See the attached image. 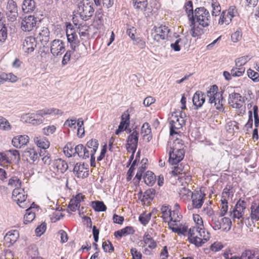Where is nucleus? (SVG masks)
<instances>
[{"label": "nucleus", "mask_w": 259, "mask_h": 259, "mask_svg": "<svg viewBox=\"0 0 259 259\" xmlns=\"http://www.w3.org/2000/svg\"><path fill=\"white\" fill-rule=\"evenodd\" d=\"M210 239V234L205 231L204 227L199 228L193 227L188 231V239L190 243L199 247Z\"/></svg>", "instance_id": "f257e3e1"}, {"label": "nucleus", "mask_w": 259, "mask_h": 259, "mask_svg": "<svg viewBox=\"0 0 259 259\" xmlns=\"http://www.w3.org/2000/svg\"><path fill=\"white\" fill-rule=\"evenodd\" d=\"M60 111L59 109H43L36 111V113L26 114L23 115L22 119L27 122L33 125H38L42 123L44 120V116L48 114H59Z\"/></svg>", "instance_id": "f03ea898"}, {"label": "nucleus", "mask_w": 259, "mask_h": 259, "mask_svg": "<svg viewBox=\"0 0 259 259\" xmlns=\"http://www.w3.org/2000/svg\"><path fill=\"white\" fill-rule=\"evenodd\" d=\"M223 91L221 92H218V87L216 84L210 87L209 90L207 91V96L209 98L208 103L210 104H214V106L216 109L219 111H223Z\"/></svg>", "instance_id": "7ed1b4c3"}, {"label": "nucleus", "mask_w": 259, "mask_h": 259, "mask_svg": "<svg viewBox=\"0 0 259 259\" xmlns=\"http://www.w3.org/2000/svg\"><path fill=\"white\" fill-rule=\"evenodd\" d=\"M94 4L89 0H82L77 5V13L83 20L89 19L93 15L95 10Z\"/></svg>", "instance_id": "20e7f679"}, {"label": "nucleus", "mask_w": 259, "mask_h": 259, "mask_svg": "<svg viewBox=\"0 0 259 259\" xmlns=\"http://www.w3.org/2000/svg\"><path fill=\"white\" fill-rule=\"evenodd\" d=\"M195 20L203 27L208 26L211 21L209 11L204 7L197 8L194 11V21Z\"/></svg>", "instance_id": "39448f33"}, {"label": "nucleus", "mask_w": 259, "mask_h": 259, "mask_svg": "<svg viewBox=\"0 0 259 259\" xmlns=\"http://www.w3.org/2000/svg\"><path fill=\"white\" fill-rule=\"evenodd\" d=\"M36 38L39 40L43 46L42 51L47 53L48 51V43L50 40V32L47 27H38L36 31Z\"/></svg>", "instance_id": "423d86ee"}, {"label": "nucleus", "mask_w": 259, "mask_h": 259, "mask_svg": "<svg viewBox=\"0 0 259 259\" xmlns=\"http://www.w3.org/2000/svg\"><path fill=\"white\" fill-rule=\"evenodd\" d=\"M221 221H222L223 223V231L225 232L230 231L231 228L232 222L230 219L227 217H224L220 219L219 217H212L211 226L213 229L217 231L222 228Z\"/></svg>", "instance_id": "0eeeda50"}, {"label": "nucleus", "mask_w": 259, "mask_h": 259, "mask_svg": "<svg viewBox=\"0 0 259 259\" xmlns=\"http://www.w3.org/2000/svg\"><path fill=\"white\" fill-rule=\"evenodd\" d=\"M27 197V194L24 191V189L16 188L13 191L12 198L22 208H26L28 207V202L26 201Z\"/></svg>", "instance_id": "6e6552de"}, {"label": "nucleus", "mask_w": 259, "mask_h": 259, "mask_svg": "<svg viewBox=\"0 0 259 259\" xmlns=\"http://www.w3.org/2000/svg\"><path fill=\"white\" fill-rule=\"evenodd\" d=\"M161 212L163 214V219L165 222L167 221L168 218H170V220L174 222H180L182 215L179 214L178 210H171L170 206L169 205H163L161 207Z\"/></svg>", "instance_id": "1a4fd4ad"}, {"label": "nucleus", "mask_w": 259, "mask_h": 259, "mask_svg": "<svg viewBox=\"0 0 259 259\" xmlns=\"http://www.w3.org/2000/svg\"><path fill=\"white\" fill-rule=\"evenodd\" d=\"M168 152V162L171 165H176L181 162L184 157V151L182 148H176L170 147Z\"/></svg>", "instance_id": "9d476101"}, {"label": "nucleus", "mask_w": 259, "mask_h": 259, "mask_svg": "<svg viewBox=\"0 0 259 259\" xmlns=\"http://www.w3.org/2000/svg\"><path fill=\"white\" fill-rule=\"evenodd\" d=\"M169 32L170 29L167 27L161 25L154 28L151 33V36L155 40L158 42L166 39Z\"/></svg>", "instance_id": "9b49d317"}, {"label": "nucleus", "mask_w": 259, "mask_h": 259, "mask_svg": "<svg viewBox=\"0 0 259 259\" xmlns=\"http://www.w3.org/2000/svg\"><path fill=\"white\" fill-rule=\"evenodd\" d=\"M71 25L67 26L66 35L67 40L71 44V48L76 51L79 45V41L75 31L71 28Z\"/></svg>", "instance_id": "f8f14e48"}, {"label": "nucleus", "mask_w": 259, "mask_h": 259, "mask_svg": "<svg viewBox=\"0 0 259 259\" xmlns=\"http://www.w3.org/2000/svg\"><path fill=\"white\" fill-rule=\"evenodd\" d=\"M36 18L34 16H26L22 20L21 28L25 32H30L36 26Z\"/></svg>", "instance_id": "ddd939ff"}, {"label": "nucleus", "mask_w": 259, "mask_h": 259, "mask_svg": "<svg viewBox=\"0 0 259 259\" xmlns=\"http://www.w3.org/2000/svg\"><path fill=\"white\" fill-rule=\"evenodd\" d=\"M50 48L51 52L54 56L61 55L65 51L64 42L59 39L53 40Z\"/></svg>", "instance_id": "4468645a"}, {"label": "nucleus", "mask_w": 259, "mask_h": 259, "mask_svg": "<svg viewBox=\"0 0 259 259\" xmlns=\"http://www.w3.org/2000/svg\"><path fill=\"white\" fill-rule=\"evenodd\" d=\"M246 207V202L240 199L236 203L232 211H230L231 214L233 213L234 218L240 219L244 214V210Z\"/></svg>", "instance_id": "2eb2a0df"}, {"label": "nucleus", "mask_w": 259, "mask_h": 259, "mask_svg": "<svg viewBox=\"0 0 259 259\" xmlns=\"http://www.w3.org/2000/svg\"><path fill=\"white\" fill-rule=\"evenodd\" d=\"M205 197V194L202 192L201 191L192 193L191 199L193 208L196 209L201 208L204 203Z\"/></svg>", "instance_id": "dca6fc26"}, {"label": "nucleus", "mask_w": 259, "mask_h": 259, "mask_svg": "<svg viewBox=\"0 0 259 259\" xmlns=\"http://www.w3.org/2000/svg\"><path fill=\"white\" fill-rule=\"evenodd\" d=\"M6 14L12 21H14L17 17L18 9L16 3L13 0L8 2Z\"/></svg>", "instance_id": "f3484780"}, {"label": "nucleus", "mask_w": 259, "mask_h": 259, "mask_svg": "<svg viewBox=\"0 0 259 259\" xmlns=\"http://www.w3.org/2000/svg\"><path fill=\"white\" fill-rule=\"evenodd\" d=\"M185 123V119H180L178 115H175L174 119L170 121V135L177 134L176 130L180 129Z\"/></svg>", "instance_id": "a211bd4d"}, {"label": "nucleus", "mask_w": 259, "mask_h": 259, "mask_svg": "<svg viewBox=\"0 0 259 259\" xmlns=\"http://www.w3.org/2000/svg\"><path fill=\"white\" fill-rule=\"evenodd\" d=\"M205 101V95L201 91H198L194 94L192 102L195 109L197 110L202 107Z\"/></svg>", "instance_id": "6ab92c4d"}, {"label": "nucleus", "mask_w": 259, "mask_h": 259, "mask_svg": "<svg viewBox=\"0 0 259 259\" xmlns=\"http://www.w3.org/2000/svg\"><path fill=\"white\" fill-rule=\"evenodd\" d=\"M36 46L35 37L29 36L25 38L23 44V50L25 52L29 53L33 52Z\"/></svg>", "instance_id": "aec40b11"}, {"label": "nucleus", "mask_w": 259, "mask_h": 259, "mask_svg": "<svg viewBox=\"0 0 259 259\" xmlns=\"http://www.w3.org/2000/svg\"><path fill=\"white\" fill-rule=\"evenodd\" d=\"M29 142V137L26 135H20L13 138L12 145L17 148H21Z\"/></svg>", "instance_id": "412c9836"}, {"label": "nucleus", "mask_w": 259, "mask_h": 259, "mask_svg": "<svg viewBox=\"0 0 259 259\" xmlns=\"http://www.w3.org/2000/svg\"><path fill=\"white\" fill-rule=\"evenodd\" d=\"M84 164L81 163H76L74 166L73 171L75 176L79 178H85L89 176V171H84Z\"/></svg>", "instance_id": "4be33fe9"}, {"label": "nucleus", "mask_w": 259, "mask_h": 259, "mask_svg": "<svg viewBox=\"0 0 259 259\" xmlns=\"http://www.w3.org/2000/svg\"><path fill=\"white\" fill-rule=\"evenodd\" d=\"M52 166L54 169L61 173H64L68 168L67 162L60 158L55 159L53 161Z\"/></svg>", "instance_id": "5701e85b"}, {"label": "nucleus", "mask_w": 259, "mask_h": 259, "mask_svg": "<svg viewBox=\"0 0 259 259\" xmlns=\"http://www.w3.org/2000/svg\"><path fill=\"white\" fill-rule=\"evenodd\" d=\"M244 70L243 68L232 69L230 72L227 71H224L223 75L227 80H230L231 79V76L236 77L242 75L244 73Z\"/></svg>", "instance_id": "b1692460"}, {"label": "nucleus", "mask_w": 259, "mask_h": 259, "mask_svg": "<svg viewBox=\"0 0 259 259\" xmlns=\"http://www.w3.org/2000/svg\"><path fill=\"white\" fill-rule=\"evenodd\" d=\"M19 237V232L17 230L9 231L4 237L5 241L10 244H13Z\"/></svg>", "instance_id": "393cba45"}, {"label": "nucleus", "mask_w": 259, "mask_h": 259, "mask_svg": "<svg viewBox=\"0 0 259 259\" xmlns=\"http://www.w3.org/2000/svg\"><path fill=\"white\" fill-rule=\"evenodd\" d=\"M187 42V39L185 37L178 38L175 42L171 43L170 47L176 52L181 50V49L184 47Z\"/></svg>", "instance_id": "a878e982"}, {"label": "nucleus", "mask_w": 259, "mask_h": 259, "mask_svg": "<svg viewBox=\"0 0 259 259\" xmlns=\"http://www.w3.org/2000/svg\"><path fill=\"white\" fill-rule=\"evenodd\" d=\"M135 232L134 228L131 226H127L121 230H118L114 232V236L115 237H122L127 235L133 234Z\"/></svg>", "instance_id": "bb28decb"}, {"label": "nucleus", "mask_w": 259, "mask_h": 259, "mask_svg": "<svg viewBox=\"0 0 259 259\" xmlns=\"http://www.w3.org/2000/svg\"><path fill=\"white\" fill-rule=\"evenodd\" d=\"M34 142L37 146L46 151L50 146V142L45 138H41L38 137H34Z\"/></svg>", "instance_id": "cd10ccee"}, {"label": "nucleus", "mask_w": 259, "mask_h": 259, "mask_svg": "<svg viewBox=\"0 0 259 259\" xmlns=\"http://www.w3.org/2000/svg\"><path fill=\"white\" fill-rule=\"evenodd\" d=\"M133 3L134 7L136 9L141 10V11H143L144 12V15L146 16H148V14L146 12L147 11V0H133Z\"/></svg>", "instance_id": "c85d7f7f"}, {"label": "nucleus", "mask_w": 259, "mask_h": 259, "mask_svg": "<svg viewBox=\"0 0 259 259\" xmlns=\"http://www.w3.org/2000/svg\"><path fill=\"white\" fill-rule=\"evenodd\" d=\"M35 8V2L33 0H24L22 9L24 13H27L32 12Z\"/></svg>", "instance_id": "c756f323"}, {"label": "nucleus", "mask_w": 259, "mask_h": 259, "mask_svg": "<svg viewBox=\"0 0 259 259\" xmlns=\"http://www.w3.org/2000/svg\"><path fill=\"white\" fill-rule=\"evenodd\" d=\"M185 11L187 14L189 21L194 24V15L193 10V4L191 1H188L185 5Z\"/></svg>", "instance_id": "7c9ffc66"}, {"label": "nucleus", "mask_w": 259, "mask_h": 259, "mask_svg": "<svg viewBox=\"0 0 259 259\" xmlns=\"http://www.w3.org/2000/svg\"><path fill=\"white\" fill-rule=\"evenodd\" d=\"M144 181L145 184L149 186H152L155 182L156 178L154 173L150 171H148L143 177Z\"/></svg>", "instance_id": "2f4dec72"}, {"label": "nucleus", "mask_w": 259, "mask_h": 259, "mask_svg": "<svg viewBox=\"0 0 259 259\" xmlns=\"http://www.w3.org/2000/svg\"><path fill=\"white\" fill-rule=\"evenodd\" d=\"M24 155L29 157L33 162L38 159L39 154L34 148L28 149L24 151Z\"/></svg>", "instance_id": "473e14b6"}, {"label": "nucleus", "mask_w": 259, "mask_h": 259, "mask_svg": "<svg viewBox=\"0 0 259 259\" xmlns=\"http://www.w3.org/2000/svg\"><path fill=\"white\" fill-rule=\"evenodd\" d=\"M232 18L233 17H232L231 16L228 14V13L225 11H223L220 16V18L219 20V24L221 25L223 24L228 25L232 21Z\"/></svg>", "instance_id": "72a5a7b5"}, {"label": "nucleus", "mask_w": 259, "mask_h": 259, "mask_svg": "<svg viewBox=\"0 0 259 259\" xmlns=\"http://www.w3.org/2000/svg\"><path fill=\"white\" fill-rule=\"evenodd\" d=\"M243 98L239 93H233L229 94L228 97V103L231 104L235 102H241L243 103Z\"/></svg>", "instance_id": "f704fd0d"}, {"label": "nucleus", "mask_w": 259, "mask_h": 259, "mask_svg": "<svg viewBox=\"0 0 259 259\" xmlns=\"http://www.w3.org/2000/svg\"><path fill=\"white\" fill-rule=\"evenodd\" d=\"M143 241L145 244H148V247L150 249H154L157 246L156 242L148 233H146L144 234Z\"/></svg>", "instance_id": "c9c22d12"}, {"label": "nucleus", "mask_w": 259, "mask_h": 259, "mask_svg": "<svg viewBox=\"0 0 259 259\" xmlns=\"http://www.w3.org/2000/svg\"><path fill=\"white\" fill-rule=\"evenodd\" d=\"M92 207L96 211H105L107 209L106 205L103 201H95L92 202Z\"/></svg>", "instance_id": "e433bc0d"}, {"label": "nucleus", "mask_w": 259, "mask_h": 259, "mask_svg": "<svg viewBox=\"0 0 259 259\" xmlns=\"http://www.w3.org/2000/svg\"><path fill=\"white\" fill-rule=\"evenodd\" d=\"M94 25L97 27V29L101 28L103 25V14L97 12L95 15Z\"/></svg>", "instance_id": "4c0bfd02"}, {"label": "nucleus", "mask_w": 259, "mask_h": 259, "mask_svg": "<svg viewBox=\"0 0 259 259\" xmlns=\"http://www.w3.org/2000/svg\"><path fill=\"white\" fill-rule=\"evenodd\" d=\"M139 140V133L136 130L134 131L128 137L127 144H138Z\"/></svg>", "instance_id": "58836bf2"}, {"label": "nucleus", "mask_w": 259, "mask_h": 259, "mask_svg": "<svg viewBox=\"0 0 259 259\" xmlns=\"http://www.w3.org/2000/svg\"><path fill=\"white\" fill-rule=\"evenodd\" d=\"M39 156L42 157L41 160L45 164L50 165L51 164L52 159L50 154L47 151L40 150Z\"/></svg>", "instance_id": "ea45409f"}, {"label": "nucleus", "mask_w": 259, "mask_h": 259, "mask_svg": "<svg viewBox=\"0 0 259 259\" xmlns=\"http://www.w3.org/2000/svg\"><path fill=\"white\" fill-rule=\"evenodd\" d=\"M65 155L68 157L73 156L74 148L71 143H68L63 148Z\"/></svg>", "instance_id": "a19ab883"}, {"label": "nucleus", "mask_w": 259, "mask_h": 259, "mask_svg": "<svg viewBox=\"0 0 259 259\" xmlns=\"http://www.w3.org/2000/svg\"><path fill=\"white\" fill-rule=\"evenodd\" d=\"M27 212L24 216V224H27L31 222L35 218V214L34 212L29 211L30 208H28L26 210Z\"/></svg>", "instance_id": "79ce46f5"}, {"label": "nucleus", "mask_w": 259, "mask_h": 259, "mask_svg": "<svg viewBox=\"0 0 259 259\" xmlns=\"http://www.w3.org/2000/svg\"><path fill=\"white\" fill-rule=\"evenodd\" d=\"M190 27H191L190 33L193 37H197L202 33V30L198 26H195V22H194V24H192L191 22Z\"/></svg>", "instance_id": "37998d69"}, {"label": "nucleus", "mask_w": 259, "mask_h": 259, "mask_svg": "<svg viewBox=\"0 0 259 259\" xmlns=\"http://www.w3.org/2000/svg\"><path fill=\"white\" fill-rule=\"evenodd\" d=\"M211 7L212 8L211 15L215 17L219 15L221 11L220 4L218 2H213L211 4Z\"/></svg>", "instance_id": "c03bdc74"}, {"label": "nucleus", "mask_w": 259, "mask_h": 259, "mask_svg": "<svg viewBox=\"0 0 259 259\" xmlns=\"http://www.w3.org/2000/svg\"><path fill=\"white\" fill-rule=\"evenodd\" d=\"M78 126L77 135L80 138H82L84 134L83 121L81 118H78L77 122Z\"/></svg>", "instance_id": "a18cd8bd"}, {"label": "nucleus", "mask_w": 259, "mask_h": 259, "mask_svg": "<svg viewBox=\"0 0 259 259\" xmlns=\"http://www.w3.org/2000/svg\"><path fill=\"white\" fill-rule=\"evenodd\" d=\"M250 217L252 220L257 221L259 220V206L254 208L253 206H251Z\"/></svg>", "instance_id": "49530a36"}, {"label": "nucleus", "mask_w": 259, "mask_h": 259, "mask_svg": "<svg viewBox=\"0 0 259 259\" xmlns=\"http://www.w3.org/2000/svg\"><path fill=\"white\" fill-rule=\"evenodd\" d=\"M77 31L80 37H88L89 35L88 26L80 25L77 28Z\"/></svg>", "instance_id": "de8ad7c7"}, {"label": "nucleus", "mask_w": 259, "mask_h": 259, "mask_svg": "<svg viewBox=\"0 0 259 259\" xmlns=\"http://www.w3.org/2000/svg\"><path fill=\"white\" fill-rule=\"evenodd\" d=\"M247 74L249 78H250L254 82L259 81V72L249 69L247 70Z\"/></svg>", "instance_id": "09e8293b"}, {"label": "nucleus", "mask_w": 259, "mask_h": 259, "mask_svg": "<svg viewBox=\"0 0 259 259\" xmlns=\"http://www.w3.org/2000/svg\"><path fill=\"white\" fill-rule=\"evenodd\" d=\"M102 248L106 252H112L114 251V247L112 243L109 240L103 242Z\"/></svg>", "instance_id": "8fccbe9b"}, {"label": "nucleus", "mask_w": 259, "mask_h": 259, "mask_svg": "<svg viewBox=\"0 0 259 259\" xmlns=\"http://www.w3.org/2000/svg\"><path fill=\"white\" fill-rule=\"evenodd\" d=\"M8 185L12 187L19 188L21 186V181L17 177H13L9 180Z\"/></svg>", "instance_id": "3c124183"}, {"label": "nucleus", "mask_w": 259, "mask_h": 259, "mask_svg": "<svg viewBox=\"0 0 259 259\" xmlns=\"http://www.w3.org/2000/svg\"><path fill=\"white\" fill-rule=\"evenodd\" d=\"M85 150V147L82 144H78L74 148V152L73 156L74 157L76 154L81 158L83 151Z\"/></svg>", "instance_id": "603ef678"}, {"label": "nucleus", "mask_w": 259, "mask_h": 259, "mask_svg": "<svg viewBox=\"0 0 259 259\" xmlns=\"http://www.w3.org/2000/svg\"><path fill=\"white\" fill-rule=\"evenodd\" d=\"M97 6H100L102 2L103 5L107 8L111 7L113 4V0H94Z\"/></svg>", "instance_id": "864d4df0"}, {"label": "nucleus", "mask_w": 259, "mask_h": 259, "mask_svg": "<svg viewBox=\"0 0 259 259\" xmlns=\"http://www.w3.org/2000/svg\"><path fill=\"white\" fill-rule=\"evenodd\" d=\"M80 206V204L78 202H76V201L71 200L69 205L68 208L71 211H75L76 210L79 209Z\"/></svg>", "instance_id": "5fc2aeb1"}, {"label": "nucleus", "mask_w": 259, "mask_h": 259, "mask_svg": "<svg viewBox=\"0 0 259 259\" xmlns=\"http://www.w3.org/2000/svg\"><path fill=\"white\" fill-rule=\"evenodd\" d=\"M11 128L10 123L5 118H0V129L9 130Z\"/></svg>", "instance_id": "6e6d98bb"}, {"label": "nucleus", "mask_w": 259, "mask_h": 259, "mask_svg": "<svg viewBox=\"0 0 259 259\" xmlns=\"http://www.w3.org/2000/svg\"><path fill=\"white\" fill-rule=\"evenodd\" d=\"M47 225L45 223H41L35 229V233L37 236H40L46 231Z\"/></svg>", "instance_id": "4d7b16f0"}, {"label": "nucleus", "mask_w": 259, "mask_h": 259, "mask_svg": "<svg viewBox=\"0 0 259 259\" xmlns=\"http://www.w3.org/2000/svg\"><path fill=\"white\" fill-rule=\"evenodd\" d=\"M151 132V130L149 124L147 122L144 123L141 128V134H144L143 136L148 135Z\"/></svg>", "instance_id": "13d9d810"}, {"label": "nucleus", "mask_w": 259, "mask_h": 259, "mask_svg": "<svg viewBox=\"0 0 259 259\" xmlns=\"http://www.w3.org/2000/svg\"><path fill=\"white\" fill-rule=\"evenodd\" d=\"M254 255V251L250 250H246L241 254L242 257L244 259H252Z\"/></svg>", "instance_id": "bf43d9fd"}, {"label": "nucleus", "mask_w": 259, "mask_h": 259, "mask_svg": "<svg viewBox=\"0 0 259 259\" xmlns=\"http://www.w3.org/2000/svg\"><path fill=\"white\" fill-rule=\"evenodd\" d=\"M56 128L54 125H50L43 128V133L46 136H49L55 133Z\"/></svg>", "instance_id": "052dcab7"}, {"label": "nucleus", "mask_w": 259, "mask_h": 259, "mask_svg": "<svg viewBox=\"0 0 259 259\" xmlns=\"http://www.w3.org/2000/svg\"><path fill=\"white\" fill-rule=\"evenodd\" d=\"M87 148L89 149H93L94 148H97L99 147V142L96 139H91L89 141L87 144L85 146Z\"/></svg>", "instance_id": "680f3d73"}, {"label": "nucleus", "mask_w": 259, "mask_h": 259, "mask_svg": "<svg viewBox=\"0 0 259 259\" xmlns=\"http://www.w3.org/2000/svg\"><path fill=\"white\" fill-rule=\"evenodd\" d=\"M193 220L196 223V227L201 228L204 227L202 219L199 214L193 215Z\"/></svg>", "instance_id": "e2e57ef3"}, {"label": "nucleus", "mask_w": 259, "mask_h": 259, "mask_svg": "<svg viewBox=\"0 0 259 259\" xmlns=\"http://www.w3.org/2000/svg\"><path fill=\"white\" fill-rule=\"evenodd\" d=\"M242 37L241 32L239 30H237L231 35V39L234 42H237L239 41Z\"/></svg>", "instance_id": "0e129e2a"}, {"label": "nucleus", "mask_w": 259, "mask_h": 259, "mask_svg": "<svg viewBox=\"0 0 259 259\" xmlns=\"http://www.w3.org/2000/svg\"><path fill=\"white\" fill-rule=\"evenodd\" d=\"M250 59V58L248 56H243L236 59L235 63L236 65H245Z\"/></svg>", "instance_id": "69168bd1"}, {"label": "nucleus", "mask_w": 259, "mask_h": 259, "mask_svg": "<svg viewBox=\"0 0 259 259\" xmlns=\"http://www.w3.org/2000/svg\"><path fill=\"white\" fill-rule=\"evenodd\" d=\"M131 253L133 257V259H141L142 254L141 252L138 251L136 248H132L131 249Z\"/></svg>", "instance_id": "338daca9"}, {"label": "nucleus", "mask_w": 259, "mask_h": 259, "mask_svg": "<svg viewBox=\"0 0 259 259\" xmlns=\"http://www.w3.org/2000/svg\"><path fill=\"white\" fill-rule=\"evenodd\" d=\"M184 169V166L182 164H178L177 166H175L173 167V170H172V174L174 175H178L181 173Z\"/></svg>", "instance_id": "774afa93"}]
</instances>
